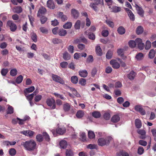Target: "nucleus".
<instances>
[{
  "label": "nucleus",
  "instance_id": "nucleus-2",
  "mask_svg": "<svg viewBox=\"0 0 156 156\" xmlns=\"http://www.w3.org/2000/svg\"><path fill=\"white\" fill-rule=\"evenodd\" d=\"M23 146L26 150L29 151H32L35 149L36 144L33 140H30L24 142Z\"/></svg>",
  "mask_w": 156,
  "mask_h": 156
},
{
  "label": "nucleus",
  "instance_id": "nucleus-64",
  "mask_svg": "<svg viewBox=\"0 0 156 156\" xmlns=\"http://www.w3.org/2000/svg\"><path fill=\"white\" fill-rule=\"evenodd\" d=\"M102 35L104 37H106L108 36L109 32L107 30H104L101 32Z\"/></svg>",
  "mask_w": 156,
  "mask_h": 156
},
{
  "label": "nucleus",
  "instance_id": "nucleus-39",
  "mask_svg": "<svg viewBox=\"0 0 156 156\" xmlns=\"http://www.w3.org/2000/svg\"><path fill=\"white\" fill-rule=\"evenodd\" d=\"M72 26V23L70 22H67L63 26V27L64 29H68L70 28Z\"/></svg>",
  "mask_w": 156,
  "mask_h": 156
},
{
  "label": "nucleus",
  "instance_id": "nucleus-31",
  "mask_svg": "<svg viewBox=\"0 0 156 156\" xmlns=\"http://www.w3.org/2000/svg\"><path fill=\"white\" fill-rule=\"evenodd\" d=\"M88 136L90 139H92L95 138V135L93 131L90 130L88 132Z\"/></svg>",
  "mask_w": 156,
  "mask_h": 156
},
{
  "label": "nucleus",
  "instance_id": "nucleus-52",
  "mask_svg": "<svg viewBox=\"0 0 156 156\" xmlns=\"http://www.w3.org/2000/svg\"><path fill=\"white\" fill-rule=\"evenodd\" d=\"M151 46V43L149 41H147L146 43L145 49L146 50L149 49Z\"/></svg>",
  "mask_w": 156,
  "mask_h": 156
},
{
  "label": "nucleus",
  "instance_id": "nucleus-11",
  "mask_svg": "<svg viewBox=\"0 0 156 156\" xmlns=\"http://www.w3.org/2000/svg\"><path fill=\"white\" fill-rule=\"evenodd\" d=\"M108 8L110 9L111 12L115 13H117L120 12L121 10V8L119 7L116 6H113L112 7L110 5L109 6Z\"/></svg>",
  "mask_w": 156,
  "mask_h": 156
},
{
  "label": "nucleus",
  "instance_id": "nucleus-1",
  "mask_svg": "<svg viewBox=\"0 0 156 156\" xmlns=\"http://www.w3.org/2000/svg\"><path fill=\"white\" fill-rule=\"evenodd\" d=\"M113 141V138L110 136H107L105 138H99L98 141L99 145L103 146L105 145H108L110 143Z\"/></svg>",
  "mask_w": 156,
  "mask_h": 156
},
{
  "label": "nucleus",
  "instance_id": "nucleus-37",
  "mask_svg": "<svg viewBox=\"0 0 156 156\" xmlns=\"http://www.w3.org/2000/svg\"><path fill=\"white\" fill-rule=\"evenodd\" d=\"M52 41L55 44H59L62 43V41L61 40L58 38H54L52 39Z\"/></svg>",
  "mask_w": 156,
  "mask_h": 156
},
{
  "label": "nucleus",
  "instance_id": "nucleus-3",
  "mask_svg": "<svg viewBox=\"0 0 156 156\" xmlns=\"http://www.w3.org/2000/svg\"><path fill=\"white\" fill-rule=\"evenodd\" d=\"M6 27L9 28L12 32L15 31L17 29L16 25L12 20H9L7 22Z\"/></svg>",
  "mask_w": 156,
  "mask_h": 156
},
{
  "label": "nucleus",
  "instance_id": "nucleus-21",
  "mask_svg": "<svg viewBox=\"0 0 156 156\" xmlns=\"http://www.w3.org/2000/svg\"><path fill=\"white\" fill-rule=\"evenodd\" d=\"M71 57V55L67 51H66L63 53V58L65 60L70 59Z\"/></svg>",
  "mask_w": 156,
  "mask_h": 156
},
{
  "label": "nucleus",
  "instance_id": "nucleus-20",
  "mask_svg": "<svg viewBox=\"0 0 156 156\" xmlns=\"http://www.w3.org/2000/svg\"><path fill=\"white\" fill-rule=\"evenodd\" d=\"M84 115V111L82 110H79L76 113V115L78 119H80L83 117Z\"/></svg>",
  "mask_w": 156,
  "mask_h": 156
},
{
  "label": "nucleus",
  "instance_id": "nucleus-8",
  "mask_svg": "<svg viewBox=\"0 0 156 156\" xmlns=\"http://www.w3.org/2000/svg\"><path fill=\"white\" fill-rule=\"evenodd\" d=\"M110 63L112 66V67L114 69H118L120 66L119 63L116 60H112L110 61Z\"/></svg>",
  "mask_w": 156,
  "mask_h": 156
},
{
  "label": "nucleus",
  "instance_id": "nucleus-29",
  "mask_svg": "<svg viewBox=\"0 0 156 156\" xmlns=\"http://www.w3.org/2000/svg\"><path fill=\"white\" fill-rule=\"evenodd\" d=\"M144 54L141 53H139L136 55L135 58L137 60H142L144 58Z\"/></svg>",
  "mask_w": 156,
  "mask_h": 156
},
{
  "label": "nucleus",
  "instance_id": "nucleus-49",
  "mask_svg": "<svg viewBox=\"0 0 156 156\" xmlns=\"http://www.w3.org/2000/svg\"><path fill=\"white\" fill-rule=\"evenodd\" d=\"M35 92H33V93L30 94H29L26 97L27 98V99L29 101H32L34 95L36 94H35Z\"/></svg>",
  "mask_w": 156,
  "mask_h": 156
},
{
  "label": "nucleus",
  "instance_id": "nucleus-55",
  "mask_svg": "<svg viewBox=\"0 0 156 156\" xmlns=\"http://www.w3.org/2000/svg\"><path fill=\"white\" fill-rule=\"evenodd\" d=\"M93 57L91 55H89L87 58L86 61L87 63L92 62L93 61Z\"/></svg>",
  "mask_w": 156,
  "mask_h": 156
},
{
  "label": "nucleus",
  "instance_id": "nucleus-27",
  "mask_svg": "<svg viewBox=\"0 0 156 156\" xmlns=\"http://www.w3.org/2000/svg\"><path fill=\"white\" fill-rule=\"evenodd\" d=\"M59 35L61 36H64L67 34V31L63 29H60L58 31Z\"/></svg>",
  "mask_w": 156,
  "mask_h": 156
},
{
  "label": "nucleus",
  "instance_id": "nucleus-9",
  "mask_svg": "<svg viewBox=\"0 0 156 156\" xmlns=\"http://www.w3.org/2000/svg\"><path fill=\"white\" fill-rule=\"evenodd\" d=\"M137 44L138 48L140 50L143 49L144 47V44L142 43V40L140 38H137L136 39Z\"/></svg>",
  "mask_w": 156,
  "mask_h": 156
},
{
  "label": "nucleus",
  "instance_id": "nucleus-10",
  "mask_svg": "<svg viewBox=\"0 0 156 156\" xmlns=\"http://www.w3.org/2000/svg\"><path fill=\"white\" fill-rule=\"evenodd\" d=\"M47 10L44 7H42L40 8L37 13V16L38 17H41L43 14H44L46 12Z\"/></svg>",
  "mask_w": 156,
  "mask_h": 156
},
{
  "label": "nucleus",
  "instance_id": "nucleus-62",
  "mask_svg": "<svg viewBox=\"0 0 156 156\" xmlns=\"http://www.w3.org/2000/svg\"><path fill=\"white\" fill-rule=\"evenodd\" d=\"M130 20L134 21L135 20V16L131 12V13L128 14Z\"/></svg>",
  "mask_w": 156,
  "mask_h": 156
},
{
  "label": "nucleus",
  "instance_id": "nucleus-40",
  "mask_svg": "<svg viewBox=\"0 0 156 156\" xmlns=\"http://www.w3.org/2000/svg\"><path fill=\"white\" fill-rule=\"evenodd\" d=\"M70 90L72 91L73 94L77 97H80V95L79 94L77 91L74 88H71L70 89Z\"/></svg>",
  "mask_w": 156,
  "mask_h": 156
},
{
  "label": "nucleus",
  "instance_id": "nucleus-17",
  "mask_svg": "<svg viewBox=\"0 0 156 156\" xmlns=\"http://www.w3.org/2000/svg\"><path fill=\"white\" fill-rule=\"evenodd\" d=\"M71 13L73 17L76 19L79 16V13L78 11L75 9H72L71 10Z\"/></svg>",
  "mask_w": 156,
  "mask_h": 156
},
{
  "label": "nucleus",
  "instance_id": "nucleus-43",
  "mask_svg": "<svg viewBox=\"0 0 156 156\" xmlns=\"http://www.w3.org/2000/svg\"><path fill=\"white\" fill-rule=\"evenodd\" d=\"M10 74L12 76H15L17 73V71L15 68L12 69L10 71Z\"/></svg>",
  "mask_w": 156,
  "mask_h": 156
},
{
  "label": "nucleus",
  "instance_id": "nucleus-13",
  "mask_svg": "<svg viewBox=\"0 0 156 156\" xmlns=\"http://www.w3.org/2000/svg\"><path fill=\"white\" fill-rule=\"evenodd\" d=\"M137 133L141 136H140V138L142 139H144L145 138L146 132L144 129H138L137 130Z\"/></svg>",
  "mask_w": 156,
  "mask_h": 156
},
{
  "label": "nucleus",
  "instance_id": "nucleus-28",
  "mask_svg": "<svg viewBox=\"0 0 156 156\" xmlns=\"http://www.w3.org/2000/svg\"><path fill=\"white\" fill-rule=\"evenodd\" d=\"M66 131V129L65 128H58L56 129V132L57 133L60 135H62L65 133Z\"/></svg>",
  "mask_w": 156,
  "mask_h": 156
},
{
  "label": "nucleus",
  "instance_id": "nucleus-14",
  "mask_svg": "<svg viewBox=\"0 0 156 156\" xmlns=\"http://www.w3.org/2000/svg\"><path fill=\"white\" fill-rule=\"evenodd\" d=\"M136 76V73L133 71H131L127 75L128 78L130 80H133L134 79Z\"/></svg>",
  "mask_w": 156,
  "mask_h": 156
},
{
  "label": "nucleus",
  "instance_id": "nucleus-19",
  "mask_svg": "<svg viewBox=\"0 0 156 156\" xmlns=\"http://www.w3.org/2000/svg\"><path fill=\"white\" fill-rule=\"evenodd\" d=\"M135 125L137 128L140 129L142 126V123L140 120L137 119L135 120Z\"/></svg>",
  "mask_w": 156,
  "mask_h": 156
},
{
  "label": "nucleus",
  "instance_id": "nucleus-44",
  "mask_svg": "<svg viewBox=\"0 0 156 156\" xmlns=\"http://www.w3.org/2000/svg\"><path fill=\"white\" fill-rule=\"evenodd\" d=\"M112 55L113 52L112 51L109 50L106 54V58L108 59H110L112 58Z\"/></svg>",
  "mask_w": 156,
  "mask_h": 156
},
{
  "label": "nucleus",
  "instance_id": "nucleus-63",
  "mask_svg": "<svg viewBox=\"0 0 156 156\" xmlns=\"http://www.w3.org/2000/svg\"><path fill=\"white\" fill-rule=\"evenodd\" d=\"M68 65V63L66 62H62L60 64V66L63 68H66Z\"/></svg>",
  "mask_w": 156,
  "mask_h": 156
},
{
  "label": "nucleus",
  "instance_id": "nucleus-42",
  "mask_svg": "<svg viewBox=\"0 0 156 156\" xmlns=\"http://www.w3.org/2000/svg\"><path fill=\"white\" fill-rule=\"evenodd\" d=\"M42 134L46 140L47 141H49L50 140V139L49 136L47 133L44 132Z\"/></svg>",
  "mask_w": 156,
  "mask_h": 156
},
{
  "label": "nucleus",
  "instance_id": "nucleus-56",
  "mask_svg": "<svg viewBox=\"0 0 156 156\" xmlns=\"http://www.w3.org/2000/svg\"><path fill=\"white\" fill-rule=\"evenodd\" d=\"M144 150L143 147H139L138 149L137 153L141 155L144 153Z\"/></svg>",
  "mask_w": 156,
  "mask_h": 156
},
{
  "label": "nucleus",
  "instance_id": "nucleus-30",
  "mask_svg": "<svg viewBox=\"0 0 156 156\" xmlns=\"http://www.w3.org/2000/svg\"><path fill=\"white\" fill-rule=\"evenodd\" d=\"M96 51L97 54L101 56L102 55V52L100 47L99 46H97L96 47Z\"/></svg>",
  "mask_w": 156,
  "mask_h": 156
},
{
  "label": "nucleus",
  "instance_id": "nucleus-15",
  "mask_svg": "<svg viewBox=\"0 0 156 156\" xmlns=\"http://www.w3.org/2000/svg\"><path fill=\"white\" fill-rule=\"evenodd\" d=\"M79 74L80 76L85 77L87 76L88 73L86 70H81L79 71Z\"/></svg>",
  "mask_w": 156,
  "mask_h": 156
},
{
  "label": "nucleus",
  "instance_id": "nucleus-54",
  "mask_svg": "<svg viewBox=\"0 0 156 156\" xmlns=\"http://www.w3.org/2000/svg\"><path fill=\"white\" fill-rule=\"evenodd\" d=\"M88 37L89 39L92 40H94L95 39V35L93 33H89L88 34Z\"/></svg>",
  "mask_w": 156,
  "mask_h": 156
},
{
  "label": "nucleus",
  "instance_id": "nucleus-6",
  "mask_svg": "<svg viewBox=\"0 0 156 156\" xmlns=\"http://www.w3.org/2000/svg\"><path fill=\"white\" fill-rule=\"evenodd\" d=\"M135 7L136 8L137 13L140 16L143 17L144 16V11L143 9L136 4L135 5Z\"/></svg>",
  "mask_w": 156,
  "mask_h": 156
},
{
  "label": "nucleus",
  "instance_id": "nucleus-60",
  "mask_svg": "<svg viewBox=\"0 0 156 156\" xmlns=\"http://www.w3.org/2000/svg\"><path fill=\"white\" fill-rule=\"evenodd\" d=\"M31 38L35 42H36L37 41V36L35 34L33 33L31 34Z\"/></svg>",
  "mask_w": 156,
  "mask_h": 156
},
{
  "label": "nucleus",
  "instance_id": "nucleus-53",
  "mask_svg": "<svg viewBox=\"0 0 156 156\" xmlns=\"http://www.w3.org/2000/svg\"><path fill=\"white\" fill-rule=\"evenodd\" d=\"M9 152L10 155L14 156L16 154V151L15 149L12 148L9 149Z\"/></svg>",
  "mask_w": 156,
  "mask_h": 156
},
{
  "label": "nucleus",
  "instance_id": "nucleus-61",
  "mask_svg": "<svg viewBox=\"0 0 156 156\" xmlns=\"http://www.w3.org/2000/svg\"><path fill=\"white\" fill-rule=\"evenodd\" d=\"M86 80L83 78H81L79 81V83L82 86H84L86 84Z\"/></svg>",
  "mask_w": 156,
  "mask_h": 156
},
{
  "label": "nucleus",
  "instance_id": "nucleus-7",
  "mask_svg": "<svg viewBox=\"0 0 156 156\" xmlns=\"http://www.w3.org/2000/svg\"><path fill=\"white\" fill-rule=\"evenodd\" d=\"M30 117L27 115L25 116L23 119H21L17 117V119L19 120L18 124L20 125H22L24 124L25 122L28 121L30 119Z\"/></svg>",
  "mask_w": 156,
  "mask_h": 156
},
{
  "label": "nucleus",
  "instance_id": "nucleus-5",
  "mask_svg": "<svg viewBox=\"0 0 156 156\" xmlns=\"http://www.w3.org/2000/svg\"><path fill=\"white\" fill-rule=\"evenodd\" d=\"M51 76L53 80L54 81L62 84H65L64 81L63 80L60 76H58V75L52 74Z\"/></svg>",
  "mask_w": 156,
  "mask_h": 156
},
{
  "label": "nucleus",
  "instance_id": "nucleus-16",
  "mask_svg": "<svg viewBox=\"0 0 156 156\" xmlns=\"http://www.w3.org/2000/svg\"><path fill=\"white\" fill-rule=\"evenodd\" d=\"M120 119V118L118 115H115L113 116L111 119L112 122L116 123L118 122Z\"/></svg>",
  "mask_w": 156,
  "mask_h": 156
},
{
  "label": "nucleus",
  "instance_id": "nucleus-48",
  "mask_svg": "<svg viewBox=\"0 0 156 156\" xmlns=\"http://www.w3.org/2000/svg\"><path fill=\"white\" fill-rule=\"evenodd\" d=\"M66 156H73V151L70 149H67L66 151Z\"/></svg>",
  "mask_w": 156,
  "mask_h": 156
},
{
  "label": "nucleus",
  "instance_id": "nucleus-36",
  "mask_svg": "<svg viewBox=\"0 0 156 156\" xmlns=\"http://www.w3.org/2000/svg\"><path fill=\"white\" fill-rule=\"evenodd\" d=\"M143 32V29L141 26H138L136 28V32L137 34H139L142 33Z\"/></svg>",
  "mask_w": 156,
  "mask_h": 156
},
{
  "label": "nucleus",
  "instance_id": "nucleus-38",
  "mask_svg": "<svg viewBox=\"0 0 156 156\" xmlns=\"http://www.w3.org/2000/svg\"><path fill=\"white\" fill-rule=\"evenodd\" d=\"M116 156H129V154L124 151H122L117 153Z\"/></svg>",
  "mask_w": 156,
  "mask_h": 156
},
{
  "label": "nucleus",
  "instance_id": "nucleus-46",
  "mask_svg": "<svg viewBox=\"0 0 156 156\" xmlns=\"http://www.w3.org/2000/svg\"><path fill=\"white\" fill-rule=\"evenodd\" d=\"M7 113L8 114H12L13 113V108L10 105H9L7 109Z\"/></svg>",
  "mask_w": 156,
  "mask_h": 156
},
{
  "label": "nucleus",
  "instance_id": "nucleus-23",
  "mask_svg": "<svg viewBox=\"0 0 156 156\" xmlns=\"http://www.w3.org/2000/svg\"><path fill=\"white\" fill-rule=\"evenodd\" d=\"M63 109L64 111L65 112H68L70 109V106L69 104L66 103L63 104Z\"/></svg>",
  "mask_w": 156,
  "mask_h": 156
},
{
  "label": "nucleus",
  "instance_id": "nucleus-22",
  "mask_svg": "<svg viewBox=\"0 0 156 156\" xmlns=\"http://www.w3.org/2000/svg\"><path fill=\"white\" fill-rule=\"evenodd\" d=\"M59 145L61 148L64 149L66 147L68 144L66 140H62L59 142Z\"/></svg>",
  "mask_w": 156,
  "mask_h": 156
},
{
  "label": "nucleus",
  "instance_id": "nucleus-41",
  "mask_svg": "<svg viewBox=\"0 0 156 156\" xmlns=\"http://www.w3.org/2000/svg\"><path fill=\"white\" fill-rule=\"evenodd\" d=\"M97 5L95 3H91L90 5V6L95 11H97L98 10V8Z\"/></svg>",
  "mask_w": 156,
  "mask_h": 156
},
{
  "label": "nucleus",
  "instance_id": "nucleus-32",
  "mask_svg": "<svg viewBox=\"0 0 156 156\" xmlns=\"http://www.w3.org/2000/svg\"><path fill=\"white\" fill-rule=\"evenodd\" d=\"M13 11L17 13H21L22 11V9L20 6H17L13 9Z\"/></svg>",
  "mask_w": 156,
  "mask_h": 156
},
{
  "label": "nucleus",
  "instance_id": "nucleus-58",
  "mask_svg": "<svg viewBox=\"0 0 156 156\" xmlns=\"http://www.w3.org/2000/svg\"><path fill=\"white\" fill-rule=\"evenodd\" d=\"M36 139L37 141L40 142L43 141V138L41 134H38L36 136Z\"/></svg>",
  "mask_w": 156,
  "mask_h": 156
},
{
  "label": "nucleus",
  "instance_id": "nucleus-25",
  "mask_svg": "<svg viewBox=\"0 0 156 156\" xmlns=\"http://www.w3.org/2000/svg\"><path fill=\"white\" fill-rule=\"evenodd\" d=\"M117 31L120 34L122 35L125 33L126 30L124 27L122 26H120L118 28Z\"/></svg>",
  "mask_w": 156,
  "mask_h": 156
},
{
  "label": "nucleus",
  "instance_id": "nucleus-26",
  "mask_svg": "<svg viewBox=\"0 0 156 156\" xmlns=\"http://www.w3.org/2000/svg\"><path fill=\"white\" fill-rule=\"evenodd\" d=\"M136 39L135 41L133 40H130L129 42V46L131 48L135 47L137 44Z\"/></svg>",
  "mask_w": 156,
  "mask_h": 156
},
{
  "label": "nucleus",
  "instance_id": "nucleus-51",
  "mask_svg": "<svg viewBox=\"0 0 156 156\" xmlns=\"http://www.w3.org/2000/svg\"><path fill=\"white\" fill-rule=\"evenodd\" d=\"M80 21L79 20H77L74 25L75 28L76 29H79L80 28Z\"/></svg>",
  "mask_w": 156,
  "mask_h": 156
},
{
  "label": "nucleus",
  "instance_id": "nucleus-35",
  "mask_svg": "<svg viewBox=\"0 0 156 156\" xmlns=\"http://www.w3.org/2000/svg\"><path fill=\"white\" fill-rule=\"evenodd\" d=\"M78 78L76 76H72L71 78V82L74 84H76L78 82Z\"/></svg>",
  "mask_w": 156,
  "mask_h": 156
},
{
  "label": "nucleus",
  "instance_id": "nucleus-45",
  "mask_svg": "<svg viewBox=\"0 0 156 156\" xmlns=\"http://www.w3.org/2000/svg\"><path fill=\"white\" fill-rule=\"evenodd\" d=\"M23 80V76L22 75H20L18 76L16 78V81L18 84L20 83Z\"/></svg>",
  "mask_w": 156,
  "mask_h": 156
},
{
  "label": "nucleus",
  "instance_id": "nucleus-50",
  "mask_svg": "<svg viewBox=\"0 0 156 156\" xmlns=\"http://www.w3.org/2000/svg\"><path fill=\"white\" fill-rule=\"evenodd\" d=\"M106 23L109 27L113 28L114 27V23L109 20H106Z\"/></svg>",
  "mask_w": 156,
  "mask_h": 156
},
{
  "label": "nucleus",
  "instance_id": "nucleus-47",
  "mask_svg": "<svg viewBox=\"0 0 156 156\" xmlns=\"http://www.w3.org/2000/svg\"><path fill=\"white\" fill-rule=\"evenodd\" d=\"M54 94L55 95V96L57 97V98H60V99H62V100H64V101H65L66 98H65V97H64L63 95H61L58 93H54Z\"/></svg>",
  "mask_w": 156,
  "mask_h": 156
},
{
  "label": "nucleus",
  "instance_id": "nucleus-33",
  "mask_svg": "<svg viewBox=\"0 0 156 156\" xmlns=\"http://www.w3.org/2000/svg\"><path fill=\"white\" fill-rule=\"evenodd\" d=\"M155 51L154 50L151 49L149 53L148 56L150 58L152 59L154 58L155 56Z\"/></svg>",
  "mask_w": 156,
  "mask_h": 156
},
{
  "label": "nucleus",
  "instance_id": "nucleus-57",
  "mask_svg": "<svg viewBox=\"0 0 156 156\" xmlns=\"http://www.w3.org/2000/svg\"><path fill=\"white\" fill-rule=\"evenodd\" d=\"M41 32L43 34H47L48 33V30L44 27H41L40 28Z\"/></svg>",
  "mask_w": 156,
  "mask_h": 156
},
{
  "label": "nucleus",
  "instance_id": "nucleus-24",
  "mask_svg": "<svg viewBox=\"0 0 156 156\" xmlns=\"http://www.w3.org/2000/svg\"><path fill=\"white\" fill-rule=\"evenodd\" d=\"M58 17L61 19L63 21L66 20L67 19V17L66 16L63 14V13L62 12H59L58 14Z\"/></svg>",
  "mask_w": 156,
  "mask_h": 156
},
{
  "label": "nucleus",
  "instance_id": "nucleus-12",
  "mask_svg": "<svg viewBox=\"0 0 156 156\" xmlns=\"http://www.w3.org/2000/svg\"><path fill=\"white\" fill-rule=\"evenodd\" d=\"M47 6L50 9H54L55 8L54 2L53 0H48L47 2Z\"/></svg>",
  "mask_w": 156,
  "mask_h": 156
},
{
  "label": "nucleus",
  "instance_id": "nucleus-59",
  "mask_svg": "<svg viewBox=\"0 0 156 156\" xmlns=\"http://www.w3.org/2000/svg\"><path fill=\"white\" fill-rule=\"evenodd\" d=\"M80 139L83 141H85L86 140V136L84 133H83L81 134L80 135Z\"/></svg>",
  "mask_w": 156,
  "mask_h": 156
},
{
  "label": "nucleus",
  "instance_id": "nucleus-34",
  "mask_svg": "<svg viewBox=\"0 0 156 156\" xmlns=\"http://www.w3.org/2000/svg\"><path fill=\"white\" fill-rule=\"evenodd\" d=\"M92 116L94 118H98L100 117L101 114L100 112L98 111H94L92 113Z\"/></svg>",
  "mask_w": 156,
  "mask_h": 156
},
{
  "label": "nucleus",
  "instance_id": "nucleus-18",
  "mask_svg": "<svg viewBox=\"0 0 156 156\" xmlns=\"http://www.w3.org/2000/svg\"><path fill=\"white\" fill-rule=\"evenodd\" d=\"M35 89V88L34 86H31L29 88H27L25 89L24 90V92L25 94L26 95L28 93L32 92Z\"/></svg>",
  "mask_w": 156,
  "mask_h": 156
},
{
  "label": "nucleus",
  "instance_id": "nucleus-4",
  "mask_svg": "<svg viewBox=\"0 0 156 156\" xmlns=\"http://www.w3.org/2000/svg\"><path fill=\"white\" fill-rule=\"evenodd\" d=\"M47 104L49 106H52V109H54L56 108V105L55 104V101L53 98H48L47 99L46 101Z\"/></svg>",
  "mask_w": 156,
  "mask_h": 156
}]
</instances>
